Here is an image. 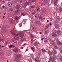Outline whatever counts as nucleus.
I'll list each match as a JSON object with an SVG mask.
<instances>
[{
	"label": "nucleus",
	"instance_id": "1",
	"mask_svg": "<svg viewBox=\"0 0 62 62\" xmlns=\"http://www.w3.org/2000/svg\"><path fill=\"white\" fill-rule=\"evenodd\" d=\"M48 53L50 55H52V54H54L55 55L57 53L56 52V50L53 49L52 51V53L50 51H48Z\"/></svg>",
	"mask_w": 62,
	"mask_h": 62
},
{
	"label": "nucleus",
	"instance_id": "2",
	"mask_svg": "<svg viewBox=\"0 0 62 62\" xmlns=\"http://www.w3.org/2000/svg\"><path fill=\"white\" fill-rule=\"evenodd\" d=\"M14 56H15L16 58H18L21 57L22 56V55L20 54L16 55V54H14Z\"/></svg>",
	"mask_w": 62,
	"mask_h": 62
},
{
	"label": "nucleus",
	"instance_id": "3",
	"mask_svg": "<svg viewBox=\"0 0 62 62\" xmlns=\"http://www.w3.org/2000/svg\"><path fill=\"white\" fill-rule=\"evenodd\" d=\"M50 59L52 61V62H55V60L56 59H55V58H54L52 57H51Z\"/></svg>",
	"mask_w": 62,
	"mask_h": 62
},
{
	"label": "nucleus",
	"instance_id": "4",
	"mask_svg": "<svg viewBox=\"0 0 62 62\" xmlns=\"http://www.w3.org/2000/svg\"><path fill=\"white\" fill-rule=\"evenodd\" d=\"M11 34H12V35L14 36H15L16 35V33L14 32V30L11 31Z\"/></svg>",
	"mask_w": 62,
	"mask_h": 62
},
{
	"label": "nucleus",
	"instance_id": "5",
	"mask_svg": "<svg viewBox=\"0 0 62 62\" xmlns=\"http://www.w3.org/2000/svg\"><path fill=\"white\" fill-rule=\"evenodd\" d=\"M54 3L55 5H57V4H58V0H55L54 1Z\"/></svg>",
	"mask_w": 62,
	"mask_h": 62
},
{
	"label": "nucleus",
	"instance_id": "6",
	"mask_svg": "<svg viewBox=\"0 0 62 62\" xmlns=\"http://www.w3.org/2000/svg\"><path fill=\"white\" fill-rule=\"evenodd\" d=\"M8 6L10 7H12V3L10 2H8Z\"/></svg>",
	"mask_w": 62,
	"mask_h": 62
},
{
	"label": "nucleus",
	"instance_id": "7",
	"mask_svg": "<svg viewBox=\"0 0 62 62\" xmlns=\"http://www.w3.org/2000/svg\"><path fill=\"white\" fill-rule=\"evenodd\" d=\"M20 35H21L20 37L21 38H23V37H24V34L20 33H19Z\"/></svg>",
	"mask_w": 62,
	"mask_h": 62
},
{
	"label": "nucleus",
	"instance_id": "8",
	"mask_svg": "<svg viewBox=\"0 0 62 62\" xmlns=\"http://www.w3.org/2000/svg\"><path fill=\"white\" fill-rule=\"evenodd\" d=\"M49 32V31L48 30H46V31H45L44 33L45 34H48Z\"/></svg>",
	"mask_w": 62,
	"mask_h": 62
},
{
	"label": "nucleus",
	"instance_id": "9",
	"mask_svg": "<svg viewBox=\"0 0 62 62\" xmlns=\"http://www.w3.org/2000/svg\"><path fill=\"white\" fill-rule=\"evenodd\" d=\"M57 33L58 35H60L61 34V32L60 30H58L57 31Z\"/></svg>",
	"mask_w": 62,
	"mask_h": 62
},
{
	"label": "nucleus",
	"instance_id": "10",
	"mask_svg": "<svg viewBox=\"0 0 62 62\" xmlns=\"http://www.w3.org/2000/svg\"><path fill=\"white\" fill-rule=\"evenodd\" d=\"M18 36H19V34H18L17 35H16V36L14 37L15 39H16L17 40H18L19 39V38L18 37Z\"/></svg>",
	"mask_w": 62,
	"mask_h": 62
},
{
	"label": "nucleus",
	"instance_id": "11",
	"mask_svg": "<svg viewBox=\"0 0 62 62\" xmlns=\"http://www.w3.org/2000/svg\"><path fill=\"white\" fill-rule=\"evenodd\" d=\"M60 21V18L59 17H57L56 18V21L57 22H58Z\"/></svg>",
	"mask_w": 62,
	"mask_h": 62
},
{
	"label": "nucleus",
	"instance_id": "12",
	"mask_svg": "<svg viewBox=\"0 0 62 62\" xmlns=\"http://www.w3.org/2000/svg\"><path fill=\"white\" fill-rule=\"evenodd\" d=\"M10 42V40H7L6 42V44H8V43H9V42Z\"/></svg>",
	"mask_w": 62,
	"mask_h": 62
},
{
	"label": "nucleus",
	"instance_id": "13",
	"mask_svg": "<svg viewBox=\"0 0 62 62\" xmlns=\"http://www.w3.org/2000/svg\"><path fill=\"white\" fill-rule=\"evenodd\" d=\"M29 4H31L32 2L31 0H29L28 1Z\"/></svg>",
	"mask_w": 62,
	"mask_h": 62
},
{
	"label": "nucleus",
	"instance_id": "14",
	"mask_svg": "<svg viewBox=\"0 0 62 62\" xmlns=\"http://www.w3.org/2000/svg\"><path fill=\"white\" fill-rule=\"evenodd\" d=\"M20 6L19 5H18L16 6V9H19L20 8Z\"/></svg>",
	"mask_w": 62,
	"mask_h": 62
},
{
	"label": "nucleus",
	"instance_id": "15",
	"mask_svg": "<svg viewBox=\"0 0 62 62\" xmlns=\"http://www.w3.org/2000/svg\"><path fill=\"white\" fill-rule=\"evenodd\" d=\"M58 10H59L60 12H61L62 11V8H61V7H59Z\"/></svg>",
	"mask_w": 62,
	"mask_h": 62
},
{
	"label": "nucleus",
	"instance_id": "16",
	"mask_svg": "<svg viewBox=\"0 0 62 62\" xmlns=\"http://www.w3.org/2000/svg\"><path fill=\"white\" fill-rule=\"evenodd\" d=\"M44 41L45 42H48L47 40V38H44Z\"/></svg>",
	"mask_w": 62,
	"mask_h": 62
},
{
	"label": "nucleus",
	"instance_id": "17",
	"mask_svg": "<svg viewBox=\"0 0 62 62\" xmlns=\"http://www.w3.org/2000/svg\"><path fill=\"white\" fill-rule=\"evenodd\" d=\"M56 42H57V44H58V45H61L62 44V43L59 41H58V42L57 41Z\"/></svg>",
	"mask_w": 62,
	"mask_h": 62
},
{
	"label": "nucleus",
	"instance_id": "18",
	"mask_svg": "<svg viewBox=\"0 0 62 62\" xmlns=\"http://www.w3.org/2000/svg\"><path fill=\"white\" fill-rule=\"evenodd\" d=\"M14 52H18V49L17 48H16L14 49L13 50Z\"/></svg>",
	"mask_w": 62,
	"mask_h": 62
},
{
	"label": "nucleus",
	"instance_id": "19",
	"mask_svg": "<svg viewBox=\"0 0 62 62\" xmlns=\"http://www.w3.org/2000/svg\"><path fill=\"white\" fill-rule=\"evenodd\" d=\"M39 44V43H37V42H35L34 43V44H35L34 46H37V45H38V44Z\"/></svg>",
	"mask_w": 62,
	"mask_h": 62
},
{
	"label": "nucleus",
	"instance_id": "20",
	"mask_svg": "<svg viewBox=\"0 0 62 62\" xmlns=\"http://www.w3.org/2000/svg\"><path fill=\"white\" fill-rule=\"evenodd\" d=\"M24 4L25 6H27L28 5V2L27 1H26L24 3Z\"/></svg>",
	"mask_w": 62,
	"mask_h": 62
},
{
	"label": "nucleus",
	"instance_id": "21",
	"mask_svg": "<svg viewBox=\"0 0 62 62\" xmlns=\"http://www.w3.org/2000/svg\"><path fill=\"white\" fill-rule=\"evenodd\" d=\"M32 29L33 30V31H36V28H35V27H33L32 28Z\"/></svg>",
	"mask_w": 62,
	"mask_h": 62
},
{
	"label": "nucleus",
	"instance_id": "22",
	"mask_svg": "<svg viewBox=\"0 0 62 62\" xmlns=\"http://www.w3.org/2000/svg\"><path fill=\"white\" fill-rule=\"evenodd\" d=\"M4 55V53H3V52H1L0 54L1 56H3Z\"/></svg>",
	"mask_w": 62,
	"mask_h": 62
},
{
	"label": "nucleus",
	"instance_id": "23",
	"mask_svg": "<svg viewBox=\"0 0 62 62\" xmlns=\"http://www.w3.org/2000/svg\"><path fill=\"white\" fill-rule=\"evenodd\" d=\"M15 19L16 21H18V16H16V17Z\"/></svg>",
	"mask_w": 62,
	"mask_h": 62
},
{
	"label": "nucleus",
	"instance_id": "24",
	"mask_svg": "<svg viewBox=\"0 0 62 62\" xmlns=\"http://www.w3.org/2000/svg\"><path fill=\"white\" fill-rule=\"evenodd\" d=\"M52 36L54 37H56L57 34L53 33L52 34Z\"/></svg>",
	"mask_w": 62,
	"mask_h": 62
},
{
	"label": "nucleus",
	"instance_id": "25",
	"mask_svg": "<svg viewBox=\"0 0 62 62\" xmlns=\"http://www.w3.org/2000/svg\"><path fill=\"white\" fill-rule=\"evenodd\" d=\"M55 26L56 28H58L59 27V25L58 24H56L55 25Z\"/></svg>",
	"mask_w": 62,
	"mask_h": 62
},
{
	"label": "nucleus",
	"instance_id": "26",
	"mask_svg": "<svg viewBox=\"0 0 62 62\" xmlns=\"http://www.w3.org/2000/svg\"><path fill=\"white\" fill-rule=\"evenodd\" d=\"M38 58V59L39 60H38L37 59H36L35 61H37V62H40V61L39 60V58Z\"/></svg>",
	"mask_w": 62,
	"mask_h": 62
},
{
	"label": "nucleus",
	"instance_id": "27",
	"mask_svg": "<svg viewBox=\"0 0 62 62\" xmlns=\"http://www.w3.org/2000/svg\"><path fill=\"white\" fill-rule=\"evenodd\" d=\"M54 49H58V47L57 46L54 45Z\"/></svg>",
	"mask_w": 62,
	"mask_h": 62
},
{
	"label": "nucleus",
	"instance_id": "28",
	"mask_svg": "<svg viewBox=\"0 0 62 62\" xmlns=\"http://www.w3.org/2000/svg\"><path fill=\"white\" fill-rule=\"evenodd\" d=\"M11 22L12 24H14V22H13V21L12 20H11Z\"/></svg>",
	"mask_w": 62,
	"mask_h": 62
},
{
	"label": "nucleus",
	"instance_id": "29",
	"mask_svg": "<svg viewBox=\"0 0 62 62\" xmlns=\"http://www.w3.org/2000/svg\"><path fill=\"white\" fill-rule=\"evenodd\" d=\"M40 23V22L39 21H37L36 22V24H39V23Z\"/></svg>",
	"mask_w": 62,
	"mask_h": 62
},
{
	"label": "nucleus",
	"instance_id": "30",
	"mask_svg": "<svg viewBox=\"0 0 62 62\" xmlns=\"http://www.w3.org/2000/svg\"><path fill=\"white\" fill-rule=\"evenodd\" d=\"M51 44L52 45H54L55 44V42L54 41H52L51 43Z\"/></svg>",
	"mask_w": 62,
	"mask_h": 62
},
{
	"label": "nucleus",
	"instance_id": "31",
	"mask_svg": "<svg viewBox=\"0 0 62 62\" xmlns=\"http://www.w3.org/2000/svg\"><path fill=\"white\" fill-rule=\"evenodd\" d=\"M31 50H32V51H33L34 52L35 51V49H34V47H31Z\"/></svg>",
	"mask_w": 62,
	"mask_h": 62
},
{
	"label": "nucleus",
	"instance_id": "32",
	"mask_svg": "<svg viewBox=\"0 0 62 62\" xmlns=\"http://www.w3.org/2000/svg\"><path fill=\"white\" fill-rule=\"evenodd\" d=\"M39 17V14H37L36 15V16H35V17L36 18V17Z\"/></svg>",
	"mask_w": 62,
	"mask_h": 62
},
{
	"label": "nucleus",
	"instance_id": "33",
	"mask_svg": "<svg viewBox=\"0 0 62 62\" xmlns=\"http://www.w3.org/2000/svg\"><path fill=\"white\" fill-rule=\"evenodd\" d=\"M42 52H43V53H45V52H47V51H46V50H44L43 49H42Z\"/></svg>",
	"mask_w": 62,
	"mask_h": 62
},
{
	"label": "nucleus",
	"instance_id": "34",
	"mask_svg": "<svg viewBox=\"0 0 62 62\" xmlns=\"http://www.w3.org/2000/svg\"><path fill=\"white\" fill-rule=\"evenodd\" d=\"M32 2L33 3H34L36 2V0H32Z\"/></svg>",
	"mask_w": 62,
	"mask_h": 62
},
{
	"label": "nucleus",
	"instance_id": "35",
	"mask_svg": "<svg viewBox=\"0 0 62 62\" xmlns=\"http://www.w3.org/2000/svg\"><path fill=\"white\" fill-rule=\"evenodd\" d=\"M61 53H62V50H61ZM60 60H61V61H62V57H61V58H60Z\"/></svg>",
	"mask_w": 62,
	"mask_h": 62
},
{
	"label": "nucleus",
	"instance_id": "36",
	"mask_svg": "<svg viewBox=\"0 0 62 62\" xmlns=\"http://www.w3.org/2000/svg\"><path fill=\"white\" fill-rule=\"evenodd\" d=\"M39 20H41V21H42V17H39Z\"/></svg>",
	"mask_w": 62,
	"mask_h": 62
},
{
	"label": "nucleus",
	"instance_id": "37",
	"mask_svg": "<svg viewBox=\"0 0 62 62\" xmlns=\"http://www.w3.org/2000/svg\"><path fill=\"white\" fill-rule=\"evenodd\" d=\"M17 1L18 2H19L20 3H22V0H17Z\"/></svg>",
	"mask_w": 62,
	"mask_h": 62
},
{
	"label": "nucleus",
	"instance_id": "38",
	"mask_svg": "<svg viewBox=\"0 0 62 62\" xmlns=\"http://www.w3.org/2000/svg\"><path fill=\"white\" fill-rule=\"evenodd\" d=\"M2 33L0 34V38H3V35H2Z\"/></svg>",
	"mask_w": 62,
	"mask_h": 62
},
{
	"label": "nucleus",
	"instance_id": "39",
	"mask_svg": "<svg viewBox=\"0 0 62 62\" xmlns=\"http://www.w3.org/2000/svg\"><path fill=\"white\" fill-rule=\"evenodd\" d=\"M31 8H35V6H31Z\"/></svg>",
	"mask_w": 62,
	"mask_h": 62
},
{
	"label": "nucleus",
	"instance_id": "40",
	"mask_svg": "<svg viewBox=\"0 0 62 62\" xmlns=\"http://www.w3.org/2000/svg\"><path fill=\"white\" fill-rule=\"evenodd\" d=\"M58 7H57L56 8V9L57 11H58Z\"/></svg>",
	"mask_w": 62,
	"mask_h": 62
},
{
	"label": "nucleus",
	"instance_id": "41",
	"mask_svg": "<svg viewBox=\"0 0 62 62\" xmlns=\"http://www.w3.org/2000/svg\"><path fill=\"white\" fill-rule=\"evenodd\" d=\"M4 40V39H0V42H1V41H2V40Z\"/></svg>",
	"mask_w": 62,
	"mask_h": 62
},
{
	"label": "nucleus",
	"instance_id": "42",
	"mask_svg": "<svg viewBox=\"0 0 62 62\" xmlns=\"http://www.w3.org/2000/svg\"><path fill=\"white\" fill-rule=\"evenodd\" d=\"M42 13L43 15H45V12H43Z\"/></svg>",
	"mask_w": 62,
	"mask_h": 62
},
{
	"label": "nucleus",
	"instance_id": "43",
	"mask_svg": "<svg viewBox=\"0 0 62 62\" xmlns=\"http://www.w3.org/2000/svg\"><path fill=\"white\" fill-rule=\"evenodd\" d=\"M25 40V39H22V41H24Z\"/></svg>",
	"mask_w": 62,
	"mask_h": 62
},
{
	"label": "nucleus",
	"instance_id": "44",
	"mask_svg": "<svg viewBox=\"0 0 62 62\" xmlns=\"http://www.w3.org/2000/svg\"><path fill=\"white\" fill-rule=\"evenodd\" d=\"M31 37H32V38H33V37H34L33 36V35L32 34H31Z\"/></svg>",
	"mask_w": 62,
	"mask_h": 62
},
{
	"label": "nucleus",
	"instance_id": "45",
	"mask_svg": "<svg viewBox=\"0 0 62 62\" xmlns=\"http://www.w3.org/2000/svg\"><path fill=\"white\" fill-rule=\"evenodd\" d=\"M18 12H19V11L18 10H17L16 11V13H18Z\"/></svg>",
	"mask_w": 62,
	"mask_h": 62
},
{
	"label": "nucleus",
	"instance_id": "46",
	"mask_svg": "<svg viewBox=\"0 0 62 62\" xmlns=\"http://www.w3.org/2000/svg\"><path fill=\"white\" fill-rule=\"evenodd\" d=\"M9 10L10 11H13V9H9Z\"/></svg>",
	"mask_w": 62,
	"mask_h": 62
},
{
	"label": "nucleus",
	"instance_id": "47",
	"mask_svg": "<svg viewBox=\"0 0 62 62\" xmlns=\"http://www.w3.org/2000/svg\"><path fill=\"white\" fill-rule=\"evenodd\" d=\"M21 14L22 15H23V16H24V15H25V14L24 13H22Z\"/></svg>",
	"mask_w": 62,
	"mask_h": 62
},
{
	"label": "nucleus",
	"instance_id": "48",
	"mask_svg": "<svg viewBox=\"0 0 62 62\" xmlns=\"http://www.w3.org/2000/svg\"><path fill=\"white\" fill-rule=\"evenodd\" d=\"M48 29V28L46 27V28L45 29V31H46V29Z\"/></svg>",
	"mask_w": 62,
	"mask_h": 62
},
{
	"label": "nucleus",
	"instance_id": "49",
	"mask_svg": "<svg viewBox=\"0 0 62 62\" xmlns=\"http://www.w3.org/2000/svg\"><path fill=\"white\" fill-rule=\"evenodd\" d=\"M12 47V45H11L9 46V48H10Z\"/></svg>",
	"mask_w": 62,
	"mask_h": 62
},
{
	"label": "nucleus",
	"instance_id": "50",
	"mask_svg": "<svg viewBox=\"0 0 62 62\" xmlns=\"http://www.w3.org/2000/svg\"><path fill=\"white\" fill-rule=\"evenodd\" d=\"M5 2V1L4 0L2 2V3H4Z\"/></svg>",
	"mask_w": 62,
	"mask_h": 62
},
{
	"label": "nucleus",
	"instance_id": "51",
	"mask_svg": "<svg viewBox=\"0 0 62 62\" xmlns=\"http://www.w3.org/2000/svg\"><path fill=\"white\" fill-rule=\"evenodd\" d=\"M49 25H48L46 27V28H48V27H49Z\"/></svg>",
	"mask_w": 62,
	"mask_h": 62
},
{
	"label": "nucleus",
	"instance_id": "52",
	"mask_svg": "<svg viewBox=\"0 0 62 62\" xmlns=\"http://www.w3.org/2000/svg\"><path fill=\"white\" fill-rule=\"evenodd\" d=\"M43 39H44V38H42V39H41V40H43Z\"/></svg>",
	"mask_w": 62,
	"mask_h": 62
},
{
	"label": "nucleus",
	"instance_id": "53",
	"mask_svg": "<svg viewBox=\"0 0 62 62\" xmlns=\"http://www.w3.org/2000/svg\"><path fill=\"white\" fill-rule=\"evenodd\" d=\"M50 25H52V23L51 22L50 23Z\"/></svg>",
	"mask_w": 62,
	"mask_h": 62
},
{
	"label": "nucleus",
	"instance_id": "54",
	"mask_svg": "<svg viewBox=\"0 0 62 62\" xmlns=\"http://www.w3.org/2000/svg\"><path fill=\"white\" fill-rule=\"evenodd\" d=\"M4 26H2V29H3V28H4Z\"/></svg>",
	"mask_w": 62,
	"mask_h": 62
},
{
	"label": "nucleus",
	"instance_id": "55",
	"mask_svg": "<svg viewBox=\"0 0 62 62\" xmlns=\"http://www.w3.org/2000/svg\"><path fill=\"white\" fill-rule=\"evenodd\" d=\"M32 14H35V13H34V12H32Z\"/></svg>",
	"mask_w": 62,
	"mask_h": 62
},
{
	"label": "nucleus",
	"instance_id": "56",
	"mask_svg": "<svg viewBox=\"0 0 62 62\" xmlns=\"http://www.w3.org/2000/svg\"><path fill=\"white\" fill-rule=\"evenodd\" d=\"M30 10H31V12H32V11H33V10H32V9H31Z\"/></svg>",
	"mask_w": 62,
	"mask_h": 62
},
{
	"label": "nucleus",
	"instance_id": "57",
	"mask_svg": "<svg viewBox=\"0 0 62 62\" xmlns=\"http://www.w3.org/2000/svg\"><path fill=\"white\" fill-rule=\"evenodd\" d=\"M3 8H5V6L4 5H3Z\"/></svg>",
	"mask_w": 62,
	"mask_h": 62
},
{
	"label": "nucleus",
	"instance_id": "58",
	"mask_svg": "<svg viewBox=\"0 0 62 62\" xmlns=\"http://www.w3.org/2000/svg\"><path fill=\"white\" fill-rule=\"evenodd\" d=\"M39 56H40V53L39 54Z\"/></svg>",
	"mask_w": 62,
	"mask_h": 62
},
{
	"label": "nucleus",
	"instance_id": "59",
	"mask_svg": "<svg viewBox=\"0 0 62 62\" xmlns=\"http://www.w3.org/2000/svg\"><path fill=\"white\" fill-rule=\"evenodd\" d=\"M24 45H26L25 44H24L23 45V46H24Z\"/></svg>",
	"mask_w": 62,
	"mask_h": 62
},
{
	"label": "nucleus",
	"instance_id": "60",
	"mask_svg": "<svg viewBox=\"0 0 62 62\" xmlns=\"http://www.w3.org/2000/svg\"><path fill=\"white\" fill-rule=\"evenodd\" d=\"M2 0H0V3H1V2L2 1Z\"/></svg>",
	"mask_w": 62,
	"mask_h": 62
},
{
	"label": "nucleus",
	"instance_id": "61",
	"mask_svg": "<svg viewBox=\"0 0 62 62\" xmlns=\"http://www.w3.org/2000/svg\"><path fill=\"white\" fill-rule=\"evenodd\" d=\"M40 34H42V33L41 32H40Z\"/></svg>",
	"mask_w": 62,
	"mask_h": 62
},
{
	"label": "nucleus",
	"instance_id": "62",
	"mask_svg": "<svg viewBox=\"0 0 62 62\" xmlns=\"http://www.w3.org/2000/svg\"><path fill=\"white\" fill-rule=\"evenodd\" d=\"M49 62H52L51 61H50V60L49 61Z\"/></svg>",
	"mask_w": 62,
	"mask_h": 62
},
{
	"label": "nucleus",
	"instance_id": "63",
	"mask_svg": "<svg viewBox=\"0 0 62 62\" xmlns=\"http://www.w3.org/2000/svg\"><path fill=\"white\" fill-rule=\"evenodd\" d=\"M18 19H20V16H19V17H18Z\"/></svg>",
	"mask_w": 62,
	"mask_h": 62
},
{
	"label": "nucleus",
	"instance_id": "64",
	"mask_svg": "<svg viewBox=\"0 0 62 62\" xmlns=\"http://www.w3.org/2000/svg\"><path fill=\"white\" fill-rule=\"evenodd\" d=\"M8 62V60H7V62Z\"/></svg>",
	"mask_w": 62,
	"mask_h": 62
}]
</instances>
